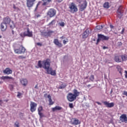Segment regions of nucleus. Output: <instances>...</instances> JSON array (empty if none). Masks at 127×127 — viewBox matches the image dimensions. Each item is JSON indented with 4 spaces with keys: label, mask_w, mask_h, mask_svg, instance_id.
Segmentation results:
<instances>
[{
    "label": "nucleus",
    "mask_w": 127,
    "mask_h": 127,
    "mask_svg": "<svg viewBox=\"0 0 127 127\" xmlns=\"http://www.w3.org/2000/svg\"><path fill=\"white\" fill-rule=\"evenodd\" d=\"M43 67L47 71V74H50L52 76H56V70H52V68L50 67V60L47 59L46 60L43 61Z\"/></svg>",
    "instance_id": "nucleus-1"
},
{
    "label": "nucleus",
    "mask_w": 127,
    "mask_h": 127,
    "mask_svg": "<svg viewBox=\"0 0 127 127\" xmlns=\"http://www.w3.org/2000/svg\"><path fill=\"white\" fill-rule=\"evenodd\" d=\"M14 52L16 54H22L25 53L26 49L23 47L22 43L17 44L14 46Z\"/></svg>",
    "instance_id": "nucleus-2"
},
{
    "label": "nucleus",
    "mask_w": 127,
    "mask_h": 127,
    "mask_svg": "<svg viewBox=\"0 0 127 127\" xmlns=\"http://www.w3.org/2000/svg\"><path fill=\"white\" fill-rule=\"evenodd\" d=\"M68 8H69V11L71 13H75V12H77L78 11V7L76 4L74 2H70L68 5Z\"/></svg>",
    "instance_id": "nucleus-3"
},
{
    "label": "nucleus",
    "mask_w": 127,
    "mask_h": 127,
    "mask_svg": "<svg viewBox=\"0 0 127 127\" xmlns=\"http://www.w3.org/2000/svg\"><path fill=\"white\" fill-rule=\"evenodd\" d=\"M57 12V11L55 10L54 8H50L47 12V15L48 16L50 17L51 18L52 17H54L55 15H56V13Z\"/></svg>",
    "instance_id": "nucleus-4"
},
{
    "label": "nucleus",
    "mask_w": 127,
    "mask_h": 127,
    "mask_svg": "<svg viewBox=\"0 0 127 127\" xmlns=\"http://www.w3.org/2000/svg\"><path fill=\"white\" fill-rule=\"evenodd\" d=\"M30 111L32 113H34V112H35L36 111V108L37 107V104H36L35 102H33L32 101L30 102Z\"/></svg>",
    "instance_id": "nucleus-5"
},
{
    "label": "nucleus",
    "mask_w": 127,
    "mask_h": 127,
    "mask_svg": "<svg viewBox=\"0 0 127 127\" xmlns=\"http://www.w3.org/2000/svg\"><path fill=\"white\" fill-rule=\"evenodd\" d=\"M67 99L69 102H74L76 98L73 93H69L67 95Z\"/></svg>",
    "instance_id": "nucleus-6"
},
{
    "label": "nucleus",
    "mask_w": 127,
    "mask_h": 127,
    "mask_svg": "<svg viewBox=\"0 0 127 127\" xmlns=\"http://www.w3.org/2000/svg\"><path fill=\"white\" fill-rule=\"evenodd\" d=\"M87 1L84 0L82 3L78 5L80 11H83V10L85 9L86 7H87Z\"/></svg>",
    "instance_id": "nucleus-7"
},
{
    "label": "nucleus",
    "mask_w": 127,
    "mask_h": 127,
    "mask_svg": "<svg viewBox=\"0 0 127 127\" xmlns=\"http://www.w3.org/2000/svg\"><path fill=\"white\" fill-rule=\"evenodd\" d=\"M120 122L121 123H125V124H127V114H122L120 117Z\"/></svg>",
    "instance_id": "nucleus-8"
},
{
    "label": "nucleus",
    "mask_w": 127,
    "mask_h": 127,
    "mask_svg": "<svg viewBox=\"0 0 127 127\" xmlns=\"http://www.w3.org/2000/svg\"><path fill=\"white\" fill-rule=\"evenodd\" d=\"M117 13L119 18H122L123 14L124 13V7L122 6H120L117 10Z\"/></svg>",
    "instance_id": "nucleus-9"
},
{
    "label": "nucleus",
    "mask_w": 127,
    "mask_h": 127,
    "mask_svg": "<svg viewBox=\"0 0 127 127\" xmlns=\"http://www.w3.org/2000/svg\"><path fill=\"white\" fill-rule=\"evenodd\" d=\"M26 5L27 7H32L34 5V2L36 1V0H26Z\"/></svg>",
    "instance_id": "nucleus-10"
},
{
    "label": "nucleus",
    "mask_w": 127,
    "mask_h": 127,
    "mask_svg": "<svg viewBox=\"0 0 127 127\" xmlns=\"http://www.w3.org/2000/svg\"><path fill=\"white\" fill-rule=\"evenodd\" d=\"M11 21V19L9 18L8 16L3 18V22L2 23H4L6 25L9 24Z\"/></svg>",
    "instance_id": "nucleus-11"
},
{
    "label": "nucleus",
    "mask_w": 127,
    "mask_h": 127,
    "mask_svg": "<svg viewBox=\"0 0 127 127\" xmlns=\"http://www.w3.org/2000/svg\"><path fill=\"white\" fill-rule=\"evenodd\" d=\"M114 61L117 63H121L122 62V56L116 55L114 57Z\"/></svg>",
    "instance_id": "nucleus-12"
},
{
    "label": "nucleus",
    "mask_w": 127,
    "mask_h": 127,
    "mask_svg": "<svg viewBox=\"0 0 127 127\" xmlns=\"http://www.w3.org/2000/svg\"><path fill=\"white\" fill-rule=\"evenodd\" d=\"M103 103L107 108H113V107L115 106V103H114V102L110 103L107 101H104Z\"/></svg>",
    "instance_id": "nucleus-13"
},
{
    "label": "nucleus",
    "mask_w": 127,
    "mask_h": 127,
    "mask_svg": "<svg viewBox=\"0 0 127 127\" xmlns=\"http://www.w3.org/2000/svg\"><path fill=\"white\" fill-rule=\"evenodd\" d=\"M90 34V30L89 29H87L82 34V38H87Z\"/></svg>",
    "instance_id": "nucleus-14"
},
{
    "label": "nucleus",
    "mask_w": 127,
    "mask_h": 127,
    "mask_svg": "<svg viewBox=\"0 0 127 127\" xmlns=\"http://www.w3.org/2000/svg\"><path fill=\"white\" fill-rule=\"evenodd\" d=\"M20 82L21 84L23 86H27V84H28V80H27V79L26 78H21L20 79Z\"/></svg>",
    "instance_id": "nucleus-15"
},
{
    "label": "nucleus",
    "mask_w": 127,
    "mask_h": 127,
    "mask_svg": "<svg viewBox=\"0 0 127 127\" xmlns=\"http://www.w3.org/2000/svg\"><path fill=\"white\" fill-rule=\"evenodd\" d=\"M54 43L57 46H58L60 48L62 47L63 46V45L62 43H61L60 42H59V40L58 39H55L54 40Z\"/></svg>",
    "instance_id": "nucleus-16"
},
{
    "label": "nucleus",
    "mask_w": 127,
    "mask_h": 127,
    "mask_svg": "<svg viewBox=\"0 0 127 127\" xmlns=\"http://www.w3.org/2000/svg\"><path fill=\"white\" fill-rule=\"evenodd\" d=\"M25 36H28V37H32V32L30 31L29 28H27V32H24Z\"/></svg>",
    "instance_id": "nucleus-17"
},
{
    "label": "nucleus",
    "mask_w": 127,
    "mask_h": 127,
    "mask_svg": "<svg viewBox=\"0 0 127 127\" xmlns=\"http://www.w3.org/2000/svg\"><path fill=\"white\" fill-rule=\"evenodd\" d=\"M99 38L101 39V40L108 41L110 39V37L106 36L104 35L99 34Z\"/></svg>",
    "instance_id": "nucleus-18"
},
{
    "label": "nucleus",
    "mask_w": 127,
    "mask_h": 127,
    "mask_svg": "<svg viewBox=\"0 0 127 127\" xmlns=\"http://www.w3.org/2000/svg\"><path fill=\"white\" fill-rule=\"evenodd\" d=\"M7 28V25L2 22L0 24V29L1 31H5Z\"/></svg>",
    "instance_id": "nucleus-19"
},
{
    "label": "nucleus",
    "mask_w": 127,
    "mask_h": 127,
    "mask_svg": "<svg viewBox=\"0 0 127 127\" xmlns=\"http://www.w3.org/2000/svg\"><path fill=\"white\" fill-rule=\"evenodd\" d=\"M3 72L4 74H6V75H9V74H12V70L8 67L6 68L3 71Z\"/></svg>",
    "instance_id": "nucleus-20"
},
{
    "label": "nucleus",
    "mask_w": 127,
    "mask_h": 127,
    "mask_svg": "<svg viewBox=\"0 0 127 127\" xmlns=\"http://www.w3.org/2000/svg\"><path fill=\"white\" fill-rule=\"evenodd\" d=\"M73 121L72 122V125H74V126H78V125H80L81 124V122L79 121V120H78L76 118H73Z\"/></svg>",
    "instance_id": "nucleus-21"
},
{
    "label": "nucleus",
    "mask_w": 127,
    "mask_h": 127,
    "mask_svg": "<svg viewBox=\"0 0 127 127\" xmlns=\"http://www.w3.org/2000/svg\"><path fill=\"white\" fill-rule=\"evenodd\" d=\"M116 68L117 69L118 72H119L120 75H123V72L124 71V69L122 68V66L121 65H117L116 66Z\"/></svg>",
    "instance_id": "nucleus-22"
},
{
    "label": "nucleus",
    "mask_w": 127,
    "mask_h": 127,
    "mask_svg": "<svg viewBox=\"0 0 127 127\" xmlns=\"http://www.w3.org/2000/svg\"><path fill=\"white\" fill-rule=\"evenodd\" d=\"M43 111V107L42 106H40L38 107V115L41 117H43V114H42V112H41Z\"/></svg>",
    "instance_id": "nucleus-23"
},
{
    "label": "nucleus",
    "mask_w": 127,
    "mask_h": 127,
    "mask_svg": "<svg viewBox=\"0 0 127 127\" xmlns=\"http://www.w3.org/2000/svg\"><path fill=\"white\" fill-rule=\"evenodd\" d=\"M62 107L58 106H56L54 108H52V112H56V111H61Z\"/></svg>",
    "instance_id": "nucleus-24"
},
{
    "label": "nucleus",
    "mask_w": 127,
    "mask_h": 127,
    "mask_svg": "<svg viewBox=\"0 0 127 127\" xmlns=\"http://www.w3.org/2000/svg\"><path fill=\"white\" fill-rule=\"evenodd\" d=\"M73 95H74V97L77 99V97H79V96L80 95V92L78 91L77 89H73Z\"/></svg>",
    "instance_id": "nucleus-25"
},
{
    "label": "nucleus",
    "mask_w": 127,
    "mask_h": 127,
    "mask_svg": "<svg viewBox=\"0 0 127 127\" xmlns=\"http://www.w3.org/2000/svg\"><path fill=\"white\" fill-rule=\"evenodd\" d=\"M43 1H44L43 3V5H48L50 2L52 1V0H42Z\"/></svg>",
    "instance_id": "nucleus-26"
},
{
    "label": "nucleus",
    "mask_w": 127,
    "mask_h": 127,
    "mask_svg": "<svg viewBox=\"0 0 127 127\" xmlns=\"http://www.w3.org/2000/svg\"><path fill=\"white\" fill-rule=\"evenodd\" d=\"M55 23H56V21L55 20H53L47 25V26H53V25H55Z\"/></svg>",
    "instance_id": "nucleus-27"
},
{
    "label": "nucleus",
    "mask_w": 127,
    "mask_h": 127,
    "mask_svg": "<svg viewBox=\"0 0 127 127\" xmlns=\"http://www.w3.org/2000/svg\"><path fill=\"white\" fill-rule=\"evenodd\" d=\"M48 98L49 99V105H53V104H54V102L52 101V99H51V96H50V95H48Z\"/></svg>",
    "instance_id": "nucleus-28"
},
{
    "label": "nucleus",
    "mask_w": 127,
    "mask_h": 127,
    "mask_svg": "<svg viewBox=\"0 0 127 127\" xmlns=\"http://www.w3.org/2000/svg\"><path fill=\"white\" fill-rule=\"evenodd\" d=\"M122 62L124 61H127V55H123L121 56Z\"/></svg>",
    "instance_id": "nucleus-29"
},
{
    "label": "nucleus",
    "mask_w": 127,
    "mask_h": 127,
    "mask_svg": "<svg viewBox=\"0 0 127 127\" xmlns=\"http://www.w3.org/2000/svg\"><path fill=\"white\" fill-rule=\"evenodd\" d=\"M1 79L2 80H6L7 79H11V80H13V77L8 76H2Z\"/></svg>",
    "instance_id": "nucleus-30"
},
{
    "label": "nucleus",
    "mask_w": 127,
    "mask_h": 127,
    "mask_svg": "<svg viewBox=\"0 0 127 127\" xmlns=\"http://www.w3.org/2000/svg\"><path fill=\"white\" fill-rule=\"evenodd\" d=\"M103 7L104 8H110V4L108 2H106L103 4Z\"/></svg>",
    "instance_id": "nucleus-31"
},
{
    "label": "nucleus",
    "mask_w": 127,
    "mask_h": 127,
    "mask_svg": "<svg viewBox=\"0 0 127 127\" xmlns=\"http://www.w3.org/2000/svg\"><path fill=\"white\" fill-rule=\"evenodd\" d=\"M37 65L38 67L36 66V68H41L42 67V62L41 61H39Z\"/></svg>",
    "instance_id": "nucleus-32"
},
{
    "label": "nucleus",
    "mask_w": 127,
    "mask_h": 127,
    "mask_svg": "<svg viewBox=\"0 0 127 127\" xmlns=\"http://www.w3.org/2000/svg\"><path fill=\"white\" fill-rule=\"evenodd\" d=\"M89 80L91 81V82H94V80H95V76L93 74H91L89 77Z\"/></svg>",
    "instance_id": "nucleus-33"
},
{
    "label": "nucleus",
    "mask_w": 127,
    "mask_h": 127,
    "mask_svg": "<svg viewBox=\"0 0 127 127\" xmlns=\"http://www.w3.org/2000/svg\"><path fill=\"white\" fill-rule=\"evenodd\" d=\"M48 33V36H51V35H52L53 33H54V31H52V30H49L47 32Z\"/></svg>",
    "instance_id": "nucleus-34"
},
{
    "label": "nucleus",
    "mask_w": 127,
    "mask_h": 127,
    "mask_svg": "<svg viewBox=\"0 0 127 127\" xmlns=\"http://www.w3.org/2000/svg\"><path fill=\"white\" fill-rule=\"evenodd\" d=\"M17 97L19 99H21V98H22V93H20L19 92H17Z\"/></svg>",
    "instance_id": "nucleus-35"
},
{
    "label": "nucleus",
    "mask_w": 127,
    "mask_h": 127,
    "mask_svg": "<svg viewBox=\"0 0 127 127\" xmlns=\"http://www.w3.org/2000/svg\"><path fill=\"white\" fill-rule=\"evenodd\" d=\"M14 127H20V126L19 125V122H18V121H16L14 124Z\"/></svg>",
    "instance_id": "nucleus-36"
},
{
    "label": "nucleus",
    "mask_w": 127,
    "mask_h": 127,
    "mask_svg": "<svg viewBox=\"0 0 127 127\" xmlns=\"http://www.w3.org/2000/svg\"><path fill=\"white\" fill-rule=\"evenodd\" d=\"M66 84H62L60 87L59 89H64V88H66Z\"/></svg>",
    "instance_id": "nucleus-37"
},
{
    "label": "nucleus",
    "mask_w": 127,
    "mask_h": 127,
    "mask_svg": "<svg viewBox=\"0 0 127 127\" xmlns=\"http://www.w3.org/2000/svg\"><path fill=\"white\" fill-rule=\"evenodd\" d=\"M42 35H43V36H45V37H48V35L47 32H43L42 33Z\"/></svg>",
    "instance_id": "nucleus-38"
},
{
    "label": "nucleus",
    "mask_w": 127,
    "mask_h": 127,
    "mask_svg": "<svg viewBox=\"0 0 127 127\" xmlns=\"http://www.w3.org/2000/svg\"><path fill=\"white\" fill-rule=\"evenodd\" d=\"M101 40H102L100 38L99 36L98 35V38L97 39V42L96 43V45H98V44H99V42H100V41H101Z\"/></svg>",
    "instance_id": "nucleus-39"
},
{
    "label": "nucleus",
    "mask_w": 127,
    "mask_h": 127,
    "mask_svg": "<svg viewBox=\"0 0 127 127\" xmlns=\"http://www.w3.org/2000/svg\"><path fill=\"white\" fill-rule=\"evenodd\" d=\"M96 28L97 29H98V30L102 29V28H103V26L99 25L96 26Z\"/></svg>",
    "instance_id": "nucleus-40"
},
{
    "label": "nucleus",
    "mask_w": 127,
    "mask_h": 127,
    "mask_svg": "<svg viewBox=\"0 0 127 127\" xmlns=\"http://www.w3.org/2000/svg\"><path fill=\"white\" fill-rule=\"evenodd\" d=\"M18 59H25L26 58V57L23 56H19L18 57Z\"/></svg>",
    "instance_id": "nucleus-41"
},
{
    "label": "nucleus",
    "mask_w": 127,
    "mask_h": 127,
    "mask_svg": "<svg viewBox=\"0 0 127 127\" xmlns=\"http://www.w3.org/2000/svg\"><path fill=\"white\" fill-rule=\"evenodd\" d=\"M77 2H78L79 4H81V3H83V1H85V0H76Z\"/></svg>",
    "instance_id": "nucleus-42"
},
{
    "label": "nucleus",
    "mask_w": 127,
    "mask_h": 127,
    "mask_svg": "<svg viewBox=\"0 0 127 127\" xmlns=\"http://www.w3.org/2000/svg\"><path fill=\"white\" fill-rule=\"evenodd\" d=\"M59 24H60V26H62V27H63L65 26V23H64V22H62L61 23H60Z\"/></svg>",
    "instance_id": "nucleus-43"
},
{
    "label": "nucleus",
    "mask_w": 127,
    "mask_h": 127,
    "mask_svg": "<svg viewBox=\"0 0 127 127\" xmlns=\"http://www.w3.org/2000/svg\"><path fill=\"white\" fill-rule=\"evenodd\" d=\"M69 107L70 108V109H73V108H74V106L73 105V103H69Z\"/></svg>",
    "instance_id": "nucleus-44"
},
{
    "label": "nucleus",
    "mask_w": 127,
    "mask_h": 127,
    "mask_svg": "<svg viewBox=\"0 0 127 127\" xmlns=\"http://www.w3.org/2000/svg\"><path fill=\"white\" fill-rule=\"evenodd\" d=\"M66 40H63V43L65 45L68 42V39H66Z\"/></svg>",
    "instance_id": "nucleus-45"
},
{
    "label": "nucleus",
    "mask_w": 127,
    "mask_h": 127,
    "mask_svg": "<svg viewBox=\"0 0 127 127\" xmlns=\"http://www.w3.org/2000/svg\"><path fill=\"white\" fill-rule=\"evenodd\" d=\"M20 36H21V37H24L26 36L24 35V32L23 33L20 34Z\"/></svg>",
    "instance_id": "nucleus-46"
},
{
    "label": "nucleus",
    "mask_w": 127,
    "mask_h": 127,
    "mask_svg": "<svg viewBox=\"0 0 127 127\" xmlns=\"http://www.w3.org/2000/svg\"><path fill=\"white\" fill-rule=\"evenodd\" d=\"M36 45L38 46H42V44L41 43H37Z\"/></svg>",
    "instance_id": "nucleus-47"
},
{
    "label": "nucleus",
    "mask_w": 127,
    "mask_h": 127,
    "mask_svg": "<svg viewBox=\"0 0 127 127\" xmlns=\"http://www.w3.org/2000/svg\"><path fill=\"white\" fill-rule=\"evenodd\" d=\"M123 95H125L126 97H127V92L126 91H124L123 92Z\"/></svg>",
    "instance_id": "nucleus-48"
},
{
    "label": "nucleus",
    "mask_w": 127,
    "mask_h": 127,
    "mask_svg": "<svg viewBox=\"0 0 127 127\" xmlns=\"http://www.w3.org/2000/svg\"><path fill=\"white\" fill-rule=\"evenodd\" d=\"M124 32H125V28H123L121 32V34H124Z\"/></svg>",
    "instance_id": "nucleus-49"
},
{
    "label": "nucleus",
    "mask_w": 127,
    "mask_h": 127,
    "mask_svg": "<svg viewBox=\"0 0 127 127\" xmlns=\"http://www.w3.org/2000/svg\"><path fill=\"white\" fill-rule=\"evenodd\" d=\"M39 4H40V2H38V3H37L35 8V10H36V9L37 8V7H38V5H39Z\"/></svg>",
    "instance_id": "nucleus-50"
},
{
    "label": "nucleus",
    "mask_w": 127,
    "mask_h": 127,
    "mask_svg": "<svg viewBox=\"0 0 127 127\" xmlns=\"http://www.w3.org/2000/svg\"><path fill=\"white\" fill-rule=\"evenodd\" d=\"M96 104H98L99 106H102V103L99 102H96Z\"/></svg>",
    "instance_id": "nucleus-51"
},
{
    "label": "nucleus",
    "mask_w": 127,
    "mask_h": 127,
    "mask_svg": "<svg viewBox=\"0 0 127 127\" xmlns=\"http://www.w3.org/2000/svg\"><path fill=\"white\" fill-rule=\"evenodd\" d=\"M125 78H127V71L125 70Z\"/></svg>",
    "instance_id": "nucleus-52"
},
{
    "label": "nucleus",
    "mask_w": 127,
    "mask_h": 127,
    "mask_svg": "<svg viewBox=\"0 0 127 127\" xmlns=\"http://www.w3.org/2000/svg\"><path fill=\"white\" fill-rule=\"evenodd\" d=\"M109 48L108 47L104 46L103 47V49H108Z\"/></svg>",
    "instance_id": "nucleus-53"
},
{
    "label": "nucleus",
    "mask_w": 127,
    "mask_h": 127,
    "mask_svg": "<svg viewBox=\"0 0 127 127\" xmlns=\"http://www.w3.org/2000/svg\"><path fill=\"white\" fill-rule=\"evenodd\" d=\"M36 17H37V18H38V17H40V14H38L36 15Z\"/></svg>",
    "instance_id": "nucleus-54"
},
{
    "label": "nucleus",
    "mask_w": 127,
    "mask_h": 127,
    "mask_svg": "<svg viewBox=\"0 0 127 127\" xmlns=\"http://www.w3.org/2000/svg\"><path fill=\"white\" fill-rule=\"evenodd\" d=\"M44 97L45 98H47V97H48V95H47V94H45L44 95Z\"/></svg>",
    "instance_id": "nucleus-55"
},
{
    "label": "nucleus",
    "mask_w": 127,
    "mask_h": 127,
    "mask_svg": "<svg viewBox=\"0 0 127 127\" xmlns=\"http://www.w3.org/2000/svg\"><path fill=\"white\" fill-rule=\"evenodd\" d=\"M13 26H14V25H10V28H13Z\"/></svg>",
    "instance_id": "nucleus-56"
},
{
    "label": "nucleus",
    "mask_w": 127,
    "mask_h": 127,
    "mask_svg": "<svg viewBox=\"0 0 127 127\" xmlns=\"http://www.w3.org/2000/svg\"><path fill=\"white\" fill-rule=\"evenodd\" d=\"M13 8H14V9H16V6H15V5H13Z\"/></svg>",
    "instance_id": "nucleus-57"
},
{
    "label": "nucleus",
    "mask_w": 127,
    "mask_h": 127,
    "mask_svg": "<svg viewBox=\"0 0 127 127\" xmlns=\"http://www.w3.org/2000/svg\"><path fill=\"white\" fill-rule=\"evenodd\" d=\"M110 28H114V26H113V25H110Z\"/></svg>",
    "instance_id": "nucleus-58"
},
{
    "label": "nucleus",
    "mask_w": 127,
    "mask_h": 127,
    "mask_svg": "<svg viewBox=\"0 0 127 127\" xmlns=\"http://www.w3.org/2000/svg\"><path fill=\"white\" fill-rule=\"evenodd\" d=\"M60 38L61 39H64V36H63L61 37Z\"/></svg>",
    "instance_id": "nucleus-59"
},
{
    "label": "nucleus",
    "mask_w": 127,
    "mask_h": 127,
    "mask_svg": "<svg viewBox=\"0 0 127 127\" xmlns=\"http://www.w3.org/2000/svg\"><path fill=\"white\" fill-rule=\"evenodd\" d=\"M63 0H58V2H61Z\"/></svg>",
    "instance_id": "nucleus-60"
},
{
    "label": "nucleus",
    "mask_w": 127,
    "mask_h": 127,
    "mask_svg": "<svg viewBox=\"0 0 127 127\" xmlns=\"http://www.w3.org/2000/svg\"><path fill=\"white\" fill-rule=\"evenodd\" d=\"M12 34L13 35L14 34V31L12 30Z\"/></svg>",
    "instance_id": "nucleus-61"
},
{
    "label": "nucleus",
    "mask_w": 127,
    "mask_h": 127,
    "mask_svg": "<svg viewBox=\"0 0 127 127\" xmlns=\"http://www.w3.org/2000/svg\"><path fill=\"white\" fill-rule=\"evenodd\" d=\"M119 45H123V43H122V42H119Z\"/></svg>",
    "instance_id": "nucleus-62"
},
{
    "label": "nucleus",
    "mask_w": 127,
    "mask_h": 127,
    "mask_svg": "<svg viewBox=\"0 0 127 127\" xmlns=\"http://www.w3.org/2000/svg\"><path fill=\"white\" fill-rule=\"evenodd\" d=\"M37 87H38V85H37H37L35 86V89H37V88H38Z\"/></svg>",
    "instance_id": "nucleus-63"
},
{
    "label": "nucleus",
    "mask_w": 127,
    "mask_h": 127,
    "mask_svg": "<svg viewBox=\"0 0 127 127\" xmlns=\"http://www.w3.org/2000/svg\"><path fill=\"white\" fill-rule=\"evenodd\" d=\"M90 86H91V85H90V84H89V85H87V87H88V88H89Z\"/></svg>",
    "instance_id": "nucleus-64"
}]
</instances>
